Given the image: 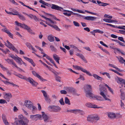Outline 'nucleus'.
<instances>
[{
  "mask_svg": "<svg viewBox=\"0 0 125 125\" xmlns=\"http://www.w3.org/2000/svg\"><path fill=\"white\" fill-rule=\"evenodd\" d=\"M86 96L87 97L89 96L91 98V99H93L94 98H95V96L93 94L89 92H88L86 93Z\"/></svg>",
  "mask_w": 125,
  "mask_h": 125,
  "instance_id": "15",
  "label": "nucleus"
},
{
  "mask_svg": "<svg viewBox=\"0 0 125 125\" xmlns=\"http://www.w3.org/2000/svg\"><path fill=\"white\" fill-rule=\"evenodd\" d=\"M1 30L2 31L5 32L7 33H8L9 32V31L6 28V27L2 29Z\"/></svg>",
  "mask_w": 125,
  "mask_h": 125,
  "instance_id": "53",
  "label": "nucleus"
},
{
  "mask_svg": "<svg viewBox=\"0 0 125 125\" xmlns=\"http://www.w3.org/2000/svg\"><path fill=\"white\" fill-rule=\"evenodd\" d=\"M45 99L47 102L48 103H50L51 101V100L49 97V96L45 97Z\"/></svg>",
  "mask_w": 125,
  "mask_h": 125,
  "instance_id": "29",
  "label": "nucleus"
},
{
  "mask_svg": "<svg viewBox=\"0 0 125 125\" xmlns=\"http://www.w3.org/2000/svg\"><path fill=\"white\" fill-rule=\"evenodd\" d=\"M67 11L68 12H71V14L73 15H76V13H74L72 11H70L68 10H64L63 11Z\"/></svg>",
  "mask_w": 125,
  "mask_h": 125,
  "instance_id": "58",
  "label": "nucleus"
},
{
  "mask_svg": "<svg viewBox=\"0 0 125 125\" xmlns=\"http://www.w3.org/2000/svg\"><path fill=\"white\" fill-rule=\"evenodd\" d=\"M5 60L8 63L10 64H11L12 62L13 61L12 59H5Z\"/></svg>",
  "mask_w": 125,
  "mask_h": 125,
  "instance_id": "37",
  "label": "nucleus"
},
{
  "mask_svg": "<svg viewBox=\"0 0 125 125\" xmlns=\"http://www.w3.org/2000/svg\"><path fill=\"white\" fill-rule=\"evenodd\" d=\"M93 76L95 78L98 80H102L103 79V78L99 76L96 74H93Z\"/></svg>",
  "mask_w": 125,
  "mask_h": 125,
  "instance_id": "26",
  "label": "nucleus"
},
{
  "mask_svg": "<svg viewBox=\"0 0 125 125\" xmlns=\"http://www.w3.org/2000/svg\"><path fill=\"white\" fill-rule=\"evenodd\" d=\"M2 118L3 121L7 120L5 114H3L2 115Z\"/></svg>",
  "mask_w": 125,
  "mask_h": 125,
  "instance_id": "55",
  "label": "nucleus"
},
{
  "mask_svg": "<svg viewBox=\"0 0 125 125\" xmlns=\"http://www.w3.org/2000/svg\"><path fill=\"white\" fill-rule=\"evenodd\" d=\"M48 110L51 111L55 112H59L61 109L59 106L57 105H49L48 107Z\"/></svg>",
  "mask_w": 125,
  "mask_h": 125,
  "instance_id": "3",
  "label": "nucleus"
},
{
  "mask_svg": "<svg viewBox=\"0 0 125 125\" xmlns=\"http://www.w3.org/2000/svg\"><path fill=\"white\" fill-rule=\"evenodd\" d=\"M23 57L25 60L31 63L34 67L35 66V64L34 63L32 59L23 56Z\"/></svg>",
  "mask_w": 125,
  "mask_h": 125,
  "instance_id": "17",
  "label": "nucleus"
},
{
  "mask_svg": "<svg viewBox=\"0 0 125 125\" xmlns=\"http://www.w3.org/2000/svg\"><path fill=\"white\" fill-rule=\"evenodd\" d=\"M120 92L121 93V98L123 100H125V93L123 91V90L122 89L120 90Z\"/></svg>",
  "mask_w": 125,
  "mask_h": 125,
  "instance_id": "13",
  "label": "nucleus"
},
{
  "mask_svg": "<svg viewBox=\"0 0 125 125\" xmlns=\"http://www.w3.org/2000/svg\"><path fill=\"white\" fill-rule=\"evenodd\" d=\"M53 57L55 61L58 60H60V57L56 54H54L53 55Z\"/></svg>",
  "mask_w": 125,
  "mask_h": 125,
  "instance_id": "35",
  "label": "nucleus"
},
{
  "mask_svg": "<svg viewBox=\"0 0 125 125\" xmlns=\"http://www.w3.org/2000/svg\"><path fill=\"white\" fill-rule=\"evenodd\" d=\"M64 102L65 104H67L68 105H70L71 104L70 100L67 97H65V98Z\"/></svg>",
  "mask_w": 125,
  "mask_h": 125,
  "instance_id": "32",
  "label": "nucleus"
},
{
  "mask_svg": "<svg viewBox=\"0 0 125 125\" xmlns=\"http://www.w3.org/2000/svg\"><path fill=\"white\" fill-rule=\"evenodd\" d=\"M48 40L50 42H53L54 41V38L51 36H49L48 37Z\"/></svg>",
  "mask_w": 125,
  "mask_h": 125,
  "instance_id": "34",
  "label": "nucleus"
},
{
  "mask_svg": "<svg viewBox=\"0 0 125 125\" xmlns=\"http://www.w3.org/2000/svg\"><path fill=\"white\" fill-rule=\"evenodd\" d=\"M51 8L52 9L59 10H61L62 9H63L62 8L54 4H52Z\"/></svg>",
  "mask_w": 125,
  "mask_h": 125,
  "instance_id": "12",
  "label": "nucleus"
},
{
  "mask_svg": "<svg viewBox=\"0 0 125 125\" xmlns=\"http://www.w3.org/2000/svg\"><path fill=\"white\" fill-rule=\"evenodd\" d=\"M12 97V95L10 93H6L4 95V98L8 102H9L10 98Z\"/></svg>",
  "mask_w": 125,
  "mask_h": 125,
  "instance_id": "10",
  "label": "nucleus"
},
{
  "mask_svg": "<svg viewBox=\"0 0 125 125\" xmlns=\"http://www.w3.org/2000/svg\"><path fill=\"white\" fill-rule=\"evenodd\" d=\"M80 58H81L82 60L85 63L87 62V61L85 59V58L84 57V56L82 55L80 56Z\"/></svg>",
  "mask_w": 125,
  "mask_h": 125,
  "instance_id": "43",
  "label": "nucleus"
},
{
  "mask_svg": "<svg viewBox=\"0 0 125 125\" xmlns=\"http://www.w3.org/2000/svg\"><path fill=\"white\" fill-rule=\"evenodd\" d=\"M94 31L95 32L97 33L98 32L99 33H100L101 34H103L104 33V32L103 31H101L100 30L98 29H96L95 30H94Z\"/></svg>",
  "mask_w": 125,
  "mask_h": 125,
  "instance_id": "38",
  "label": "nucleus"
},
{
  "mask_svg": "<svg viewBox=\"0 0 125 125\" xmlns=\"http://www.w3.org/2000/svg\"><path fill=\"white\" fill-rule=\"evenodd\" d=\"M15 60L20 65H22V63L21 62L22 61V60L21 58L17 56V59H16V60Z\"/></svg>",
  "mask_w": 125,
  "mask_h": 125,
  "instance_id": "28",
  "label": "nucleus"
},
{
  "mask_svg": "<svg viewBox=\"0 0 125 125\" xmlns=\"http://www.w3.org/2000/svg\"><path fill=\"white\" fill-rule=\"evenodd\" d=\"M79 111L78 113H79L81 115H83L85 114L84 112L83 111L79 109Z\"/></svg>",
  "mask_w": 125,
  "mask_h": 125,
  "instance_id": "56",
  "label": "nucleus"
},
{
  "mask_svg": "<svg viewBox=\"0 0 125 125\" xmlns=\"http://www.w3.org/2000/svg\"><path fill=\"white\" fill-rule=\"evenodd\" d=\"M94 115H88L87 117V120L88 121L92 122L94 121Z\"/></svg>",
  "mask_w": 125,
  "mask_h": 125,
  "instance_id": "14",
  "label": "nucleus"
},
{
  "mask_svg": "<svg viewBox=\"0 0 125 125\" xmlns=\"http://www.w3.org/2000/svg\"><path fill=\"white\" fill-rule=\"evenodd\" d=\"M41 92L43 93V95L44 97V98L48 96V95H47V93L45 91L42 90Z\"/></svg>",
  "mask_w": 125,
  "mask_h": 125,
  "instance_id": "45",
  "label": "nucleus"
},
{
  "mask_svg": "<svg viewBox=\"0 0 125 125\" xmlns=\"http://www.w3.org/2000/svg\"><path fill=\"white\" fill-rule=\"evenodd\" d=\"M100 44H101L103 45V46L105 47H108V46L106 45V44H105L104 42L102 41H100Z\"/></svg>",
  "mask_w": 125,
  "mask_h": 125,
  "instance_id": "60",
  "label": "nucleus"
},
{
  "mask_svg": "<svg viewBox=\"0 0 125 125\" xmlns=\"http://www.w3.org/2000/svg\"><path fill=\"white\" fill-rule=\"evenodd\" d=\"M117 82L121 84H124L125 83V80L121 78H118Z\"/></svg>",
  "mask_w": 125,
  "mask_h": 125,
  "instance_id": "21",
  "label": "nucleus"
},
{
  "mask_svg": "<svg viewBox=\"0 0 125 125\" xmlns=\"http://www.w3.org/2000/svg\"><path fill=\"white\" fill-rule=\"evenodd\" d=\"M85 106L89 108H92V104L90 103H87L86 104Z\"/></svg>",
  "mask_w": 125,
  "mask_h": 125,
  "instance_id": "40",
  "label": "nucleus"
},
{
  "mask_svg": "<svg viewBox=\"0 0 125 125\" xmlns=\"http://www.w3.org/2000/svg\"><path fill=\"white\" fill-rule=\"evenodd\" d=\"M19 123L21 125H28L29 122V120L22 115L19 116Z\"/></svg>",
  "mask_w": 125,
  "mask_h": 125,
  "instance_id": "2",
  "label": "nucleus"
},
{
  "mask_svg": "<svg viewBox=\"0 0 125 125\" xmlns=\"http://www.w3.org/2000/svg\"><path fill=\"white\" fill-rule=\"evenodd\" d=\"M122 117V115L119 114H115V118H121Z\"/></svg>",
  "mask_w": 125,
  "mask_h": 125,
  "instance_id": "50",
  "label": "nucleus"
},
{
  "mask_svg": "<svg viewBox=\"0 0 125 125\" xmlns=\"http://www.w3.org/2000/svg\"><path fill=\"white\" fill-rule=\"evenodd\" d=\"M51 27L58 31H60V29L58 28L57 26L56 25H52Z\"/></svg>",
  "mask_w": 125,
  "mask_h": 125,
  "instance_id": "36",
  "label": "nucleus"
},
{
  "mask_svg": "<svg viewBox=\"0 0 125 125\" xmlns=\"http://www.w3.org/2000/svg\"><path fill=\"white\" fill-rule=\"evenodd\" d=\"M73 23L74 25L76 26L79 27L80 26L79 24L77 22L74 21Z\"/></svg>",
  "mask_w": 125,
  "mask_h": 125,
  "instance_id": "54",
  "label": "nucleus"
},
{
  "mask_svg": "<svg viewBox=\"0 0 125 125\" xmlns=\"http://www.w3.org/2000/svg\"><path fill=\"white\" fill-rule=\"evenodd\" d=\"M60 93L62 94H66L67 93V92L66 91L64 90H61L60 91Z\"/></svg>",
  "mask_w": 125,
  "mask_h": 125,
  "instance_id": "61",
  "label": "nucleus"
},
{
  "mask_svg": "<svg viewBox=\"0 0 125 125\" xmlns=\"http://www.w3.org/2000/svg\"><path fill=\"white\" fill-rule=\"evenodd\" d=\"M50 48L51 50L53 51L56 52L57 51V50L54 47L53 45H51L50 46Z\"/></svg>",
  "mask_w": 125,
  "mask_h": 125,
  "instance_id": "39",
  "label": "nucleus"
},
{
  "mask_svg": "<svg viewBox=\"0 0 125 125\" xmlns=\"http://www.w3.org/2000/svg\"><path fill=\"white\" fill-rule=\"evenodd\" d=\"M71 9L73 11H77L79 13H82L84 14V13H85L82 10H76L75 9H73V8H71Z\"/></svg>",
  "mask_w": 125,
  "mask_h": 125,
  "instance_id": "30",
  "label": "nucleus"
},
{
  "mask_svg": "<svg viewBox=\"0 0 125 125\" xmlns=\"http://www.w3.org/2000/svg\"><path fill=\"white\" fill-rule=\"evenodd\" d=\"M24 80L29 82L33 86H36L38 84L37 82H36L32 78L30 77H27L25 76Z\"/></svg>",
  "mask_w": 125,
  "mask_h": 125,
  "instance_id": "6",
  "label": "nucleus"
},
{
  "mask_svg": "<svg viewBox=\"0 0 125 125\" xmlns=\"http://www.w3.org/2000/svg\"><path fill=\"white\" fill-rule=\"evenodd\" d=\"M26 45L30 49H31L32 50L35 52H36V50L32 46L30 43L29 42H27L26 43Z\"/></svg>",
  "mask_w": 125,
  "mask_h": 125,
  "instance_id": "18",
  "label": "nucleus"
},
{
  "mask_svg": "<svg viewBox=\"0 0 125 125\" xmlns=\"http://www.w3.org/2000/svg\"><path fill=\"white\" fill-rule=\"evenodd\" d=\"M118 39L119 40H120L121 41L123 42H125L123 38L122 37H119L118 38Z\"/></svg>",
  "mask_w": 125,
  "mask_h": 125,
  "instance_id": "59",
  "label": "nucleus"
},
{
  "mask_svg": "<svg viewBox=\"0 0 125 125\" xmlns=\"http://www.w3.org/2000/svg\"><path fill=\"white\" fill-rule=\"evenodd\" d=\"M33 19H34L36 21H40V20L39 18H37L35 15H34Z\"/></svg>",
  "mask_w": 125,
  "mask_h": 125,
  "instance_id": "52",
  "label": "nucleus"
},
{
  "mask_svg": "<svg viewBox=\"0 0 125 125\" xmlns=\"http://www.w3.org/2000/svg\"><path fill=\"white\" fill-rule=\"evenodd\" d=\"M94 120L97 121L99 120L100 117L99 116L97 115H94Z\"/></svg>",
  "mask_w": 125,
  "mask_h": 125,
  "instance_id": "33",
  "label": "nucleus"
},
{
  "mask_svg": "<svg viewBox=\"0 0 125 125\" xmlns=\"http://www.w3.org/2000/svg\"><path fill=\"white\" fill-rule=\"evenodd\" d=\"M18 16L19 18L22 21H24L26 20V19L25 17L20 14H19Z\"/></svg>",
  "mask_w": 125,
  "mask_h": 125,
  "instance_id": "24",
  "label": "nucleus"
},
{
  "mask_svg": "<svg viewBox=\"0 0 125 125\" xmlns=\"http://www.w3.org/2000/svg\"><path fill=\"white\" fill-rule=\"evenodd\" d=\"M3 78L7 80L6 81L2 80V81L5 84L8 85V84H10L12 85L13 86H16L17 87H19L18 85L14 84L13 83H10L8 81L9 80L4 76Z\"/></svg>",
  "mask_w": 125,
  "mask_h": 125,
  "instance_id": "9",
  "label": "nucleus"
},
{
  "mask_svg": "<svg viewBox=\"0 0 125 125\" xmlns=\"http://www.w3.org/2000/svg\"><path fill=\"white\" fill-rule=\"evenodd\" d=\"M114 41L116 42H117L120 45L125 47V45H124L123 43L120 42V41L117 40H114Z\"/></svg>",
  "mask_w": 125,
  "mask_h": 125,
  "instance_id": "41",
  "label": "nucleus"
},
{
  "mask_svg": "<svg viewBox=\"0 0 125 125\" xmlns=\"http://www.w3.org/2000/svg\"><path fill=\"white\" fill-rule=\"evenodd\" d=\"M97 2L98 4H99V5L100 6H102L103 7L107 5H109V4L106 3H103L101 1L97 0Z\"/></svg>",
  "mask_w": 125,
  "mask_h": 125,
  "instance_id": "19",
  "label": "nucleus"
},
{
  "mask_svg": "<svg viewBox=\"0 0 125 125\" xmlns=\"http://www.w3.org/2000/svg\"><path fill=\"white\" fill-rule=\"evenodd\" d=\"M66 90L68 92L73 93L74 92L75 89L72 87H68L67 88Z\"/></svg>",
  "mask_w": 125,
  "mask_h": 125,
  "instance_id": "20",
  "label": "nucleus"
},
{
  "mask_svg": "<svg viewBox=\"0 0 125 125\" xmlns=\"http://www.w3.org/2000/svg\"><path fill=\"white\" fill-rule=\"evenodd\" d=\"M23 28L27 30L28 31L31 29L30 27L27 26V25L25 24L24 27Z\"/></svg>",
  "mask_w": 125,
  "mask_h": 125,
  "instance_id": "44",
  "label": "nucleus"
},
{
  "mask_svg": "<svg viewBox=\"0 0 125 125\" xmlns=\"http://www.w3.org/2000/svg\"><path fill=\"white\" fill-rule=\"evenodd\" d=\"M15 24L18 26H20L22 28H23L25 24H22L21 23L18 22L17 21H16L15 22Z\"/></svg>",
  "mask_w": 125,
  "mask_h": 125,
  "instance_id": "22",
  "label": "nucleus"
},
{
  "mask_svg": "<svg viewBox=\"0 0 125 125\" xmlns=\"http://www.w3.org/2000/svg\"><path fill=\"white\" fill-rule=\"evenodd\" d=\"M117 57L118 59L119 62L121 63H124V62H125V60H124L122 57H120V58Z\"/></svg>",
  "mask_w": 125,
  "mask_h": 125,
  "instance_id": "27",
  "label": "nucleus"
},
{
  "mask_svg": "<svg viewBox=\"0 0 125 125\" xmlns=\"http://www.w3.org/2000/svg\"><path fill=\"white\" fill-rule=\"evenodd\" d=\"M79 109H73V113H74L75 114H76L78 113V112L79 111Z\"/></svg>",
  "mask_w": 125,
  "mask_h": 125,
  "instance_id": "51",
  "label": "nucleus"
},
{
  "mask_svg": "<svg viewBox=\"0 0 125 125\" xmlns=\"http://www.w3.org/2000/svg\"><path fill=\"white\" fill-rule=\"evenodd\" d=\"M104 86H106L109 90V87L107 84L104 83L103 84H100L99 85V89L100 92V94L105 100H109V99L107 98L105 96L107 94L106 90L104 87Z\"/></svg>",
  "mask_w": 125,
  "mask_h": 125,
  "instance_id": "1",
  "label": "nucleus"
},
{
  "mask_svg": "<svg viewBox=\"0 0 125 125\" xmlns=\"http://www.w3.org/2000/svg\"><path fill=\"white\" fill-rule=\"evenodd\" d=\"M110 118L114 119L115 118V114L113 113H110Z\"/></svg>",
  "mask_w": 125,
  "mask_h": 125,
  "instance_id": "25",
  "label": "nucleus"
},
{
  "mask_svg": "<svg viewBox=\"0 0 125 125\" xmlns=\"http://www.w3.org/2000/svg\"><path fill=\"white\" fill-rule=\"evenodd\" d=\"M42 117H43L44 121L46 122H48L47 120L48 119V116L47 115L45 114L44 112H42Z\"/></svg>",
  "mask_w": 125,
  "mask_h": 125,
  "instance_id": "16",
  "label": "nucleus"
},
{
  "mask_svg": "<svg viewBox=\"0 0 125 125\" xmlns=\"http://www.w3.org/2000/svg\"><path fill=\"white\" fill-rule=\"evenodd\" d=\"M73 67L78 70H80L83 72L86 73V74L89 76H92V75L89 72L87 71L86 69L83 68L82 67L76 65H73Z\"/></svg>",
  "mask_w": 125,
  "mask_h": 125,
  "instance_id": "5",
  "label": "nucleus"
},
{
  "mask_svg": "<svg viewBox=\"0 0 125 125\" xmlns=\"http://www.w3.org/2000/svg\"><path fill=\"white\" fill-rule=\"evenodd\" d=\"M11 12V14L13 15L18 16L20 14L17 11L15 10H13Z\"/></svg>",
  "mask_w": 125,
  "mask_h": 125,
  "instance_id": "31",
  "label": "nucleus"
},
{
  "mask_svg": "<svg viewBox=\"0 0 125 125\" xmlns=\"http://www.w3.org/2000/svg\"><path fill=\"white\" fill-rule=\"evenodd\" d=\"M17 76L21 79H24L25 77V76H23L20 74H18V75H17Z\"/></svg>",
  "mask_w": 125,
  "mask_h": 125,
  "instance_id": "49",
  "label": "nucleus"
},
{
  "mask_svg": "<svg viewBox=\"0 0 125 125\" xmlns=\"http://www.w3.org/2000/svg\"><path fill=\"white\" fill-rule=\"evenodd\" d=\"M7 44L5 43V45L7 46L8 48L11 49L16 52L18 53L19 52L17 49L12 44L10 43L7 40Z\"/></svg>",
  "mask_w": 125,
  "mask_h": 125,
  "instance_id": "7",
  "label": "nucleus"
},
{
  "mask_svg": "<svg viewBox=\"0 0 125 125\" xmlns=\"http://www.w3.org/2000/svg\"><path fill=\"white\" fill-rule=\"evenodd\" d=\"M15 24L18 26H20L22 28H23L25 24H22L21 23L18 22L17 21H16L15 22Z\"/></svg>",
  "mask_w": 125,
  "mask_h": 125,
  "instance_id": "23",
  "label": "nucleus"
},
{
  "mask_svg": "<svg viewBox=\"0 0 125 125\" xmlns=\"http://www.w3.org/2000/svg\"><path fill=\"white\" fill-rule=\"evenodd\" d=\"M32 74L35 76L37 77L40 80L44 82L45 81H47L46 80L43 79L42 77H41L40 75L36 73V72L34 71H32Z\"/></svg>",
  "mask_w": 125,
  "mask_h": 125,
  "instance_id": "8",
  "label": "nucleus"
},
{
  "mask_svg": "<svg viewBox=\"0 0 125 125\" xmlns=\"http://www.w3.org/2000/svg\"><path fill=\"white\" fill-rule=\"evenodd\" d=\"M96 17L92 16H89V21H95L96 19Z\"/></svg>",
  "mask_w": 125,
  "mask_h": 125,
  "instance_id": "46",
  "label": "nucleus"
},
{
  "mask_svg": "<svg viewBox=\"0 0 125 125\" xmlns=\"http://www.w3.org/2000/svg\"><path fill=\"white\" fill-rule=\"evenodd\" d=\"M24 104L26 107L28 109H31L32 108V111L36 109V107L33 106L32 103L29 100H26Z\"/></svg>",
  "mask_w": 125,
  "mask_h": 125,
  "instance_id": "4",
  "label": "nucleus"
},
{
  "mask_svg": "<svg viewBox=\"0 0 125 125\" xmlns=\"http://www.w3.org/2000/svg\"><path fill=\"white\" fill-rule=\"evenodd\" d=\"M0 103L1 104H4L5 103H7V102L5 100L1 99H0Z\"/></svg>",
  "mask_w": 125,
  "mask_h": 125,
  "instance_id": "48",
  "label": "nucleus"
},
{
  "mask_svg": "<svg viewBox=\"0 0 125 125\" xmlns=\"http://www.w3.org/2000/svg\"><path fill=\"white\" fill-rule=\"evenodd\" d=\"M59 102L60 103V104L62 105H63L65 104L63 98H61L59 101Z\"/></svg>",
  "mask_w": 125,
  "mask_h": 125,
  "instance_id": "42",
  "label": "nucleus"
},
{
  "mask_svg": "<svg viewBox=\"0 0 125 125\" xmlns=\"http://www.w3.org/2000/svg\"><path fill=\"white\" fill-rule=\"evenodd\" d=\"M86 88L87 89L91 90L92 88V87L91 85H86Z\"/></svg>",
  "mask_w": 125,
  "mask_h": 125,
  "instance_id": "64",
  "label": "nucleus"
},
{
  "mask_svg": "<svg viewBox=\"0 0 125 125\" xmlns=\"http://www.w3.org/2000/svg\"><path fill=\"white\" fill-rule=\"evenodd\" d=\"M42 117V115L38 114L36 115H31L30 116L31 118L33 120H37L38 118H40Z\"/></svg>",
  "mask_w": 125,
  "mask_h": 125,
  "instance_id": "11",
  "label": "nucleus"
},
{
  "mask_svg": "<svg viewBox=\"0 0 125 125\" xmlns=\"http://www.w3.org/2000/svg\"><path fill=\"white\" fill-rule=\"evenodd\" d=\"M100 73L102 74L103 75H104V74L106 75V76H108V78H109V75L108 73L107 72H104L103 73H102L101 72H100Z\"/></svg>",
  "mask_w": 125,
  "mask_h": 125,
  "instance_id": "57",
  "label": "nucleus"
},
{
  "mask_svg": "<svg viewBox=\"0 0 125 125\" xmlns=\"http://www.w3.org/2000/svg\"><path fill=\"white\" fill-rule=\"evenodd\" d=\"M80 77L78 79H81L83 81L84 80V78L82 75H80Z\"/></svg>",
  "mask_w": 125,
  "mask_h": 125,
  "instance_id": "62",
  "label": "nucleus"
},
{
  "mask_svg": "<svg viewBox=\"0 0 125 125\" xmlns=\"http://www.w3.org/2000/svg\"><path fill=\"white\" fill-rule=\"evenodd\" d=\"M12 125H21L19 123V119L18 121H15L14 123H12Z\"/></svg>",
  "mask_w": 125,
  "mask_h": 125,
  "instance_id": "47",
  "label": "nucleus"
},
{
  "mask_svg": "<svg viewBox=\"0 0 125 125\" xmlns=\"http://www.w3.org/2000/svg\"><path fill=\"white\" fill-rule=\"evenodd\" d=\"M32 35H34L35 33L32 31L31 29L28 31Z\"/></svg>",
  "mask_w": 125,
  "mask_h": 125,
  "instance_id": "63",
  "label": "nucleus"
}]
</instances>
